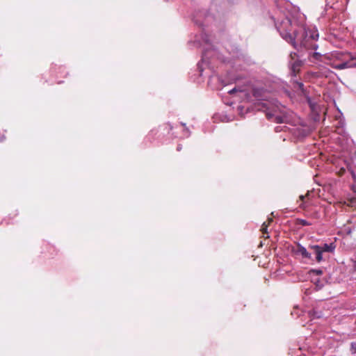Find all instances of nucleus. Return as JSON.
I'll list each match as a JSON object with an SVG mask.
<instances>
[{
	"instance_id": "nucleus-1",
	"label": "nucleus",
	"mask_w": 356,
	"mask_h": 356,
	"mask_svg": "<svg viewBox=\"0 0 356 356\" xmlns=\"http://www.w3.org/2000/svg\"><path fill=\"white\" fill-rule=\"evenodd\" d=\"M275 26L282 38L291 43L295 49H298V46L306 48L317 47V30L306 27L303 23L298 22L294 17L286 16L281 20L278 19L275 22Z\"/></svg>"
},
{
	"instance_id": "nucleus-2",
	"label": "nucleus",
	"mask_w": 356,
	"mask_h": 356,
	"mask_svg": "<svg viewBox=\"0 0 356 356\" xmlns=\"http://www.w3.org/2000/svg\"><path fill=\"white\" fill-rule=\"evenodd\" d=\"M318 47L316 48H306L304 47H300V46H298V49H296L300 53V55H297L296 53H291L289 65L293 76H296V73L300 70V68L302 64V61L300 59V58L304 57V50L307 51V56L309 61L319 66H322L323 64L331 65L333 68L337 70L356 67V59L350 54L335 53L333 54V56L337 59L340 60L341 62L338 64H331L330 58L326 54H321L318 52H312V50L316 49Z\"/></svg>"
},
{
	"instance_id": "nucleus-3",
	"label": "nucleus",
	"mask_w": 356,
	"mask_h": 356,
	"mask_svg": "<svg viewBox=\"0 0 356 356\" xmlns=\"http://www.w3.org/2000/svg\"><path fill=\"white\" fill-rule=\"evenodd\" d=\"M209 36L206 33H202L201 40L197 37L193 42L197 47L204 46L201 62L197 64V68L200 75H203V71L206 67H212L211 63L216 58L222 60V62H230V58L222 56L209 43Z\"/></svg>"
},
{
	"instance_id": "nucleus-4",
	"label": "nucleus",
	"mask_w": 356,
	"mask_h": 356,
	"mask_svg": "<svg viewBox=\"0 0 356 356\" xmlns=\"http://www.w3.org/2000/svg\"><path fill=\"white\" fill-rule=\"evenodd\" d=\"M266 107V118L277 123H284L289 120L287 109L277 100L264 103Z\"/></svg>"
},
{
	"instance_id": "nucleus-5",
	"label": "nucleus",
	"mask_w": 356,
	"mask_h": 356,
	"mask_svg": "<svg viewBox=\"0 0 356 356\" xmlns=\"http://www.w3.org/2000/svg\"><path fill=\"white\" fill-rule=\"evenodd\" d=\"M309 250H311L312 254L315 255V260L320 263L323 259V254L325 253L333 252L336 248V245L334 243H322L320 245H312L309 246Z\"/></svg>"
},
{
	"instance_id": "nucleus-6",
	"label": "nucleus",
	"mask_w": 356,
	"mask_h": 356,
	"mask_svg": "<svg viewBox=\"0 0 356 356\" xmlns=\"http://www.w3.org/2000/svg\"><path fill=\"white\" fill-rule=\"evenodd\" d=\"M213 19V16L207 13L205 10H199L195 13L193 17L194 23L201 27L207 26Z\"/></svg>"
},
{
	"instance_id": "nucleus-7",
	"label": "nucleus",
	"mask_w": 356,
	"mask_h": 356,
	"mask_svg": "<svg viewBox=\"0 0 356 356\" xmlns=\"http://www.w3.org/2000/svg\"><path fill=\"white\" fill-rule=\"evenodd\" d=\"M295 252L296 254L300 255L302 259L314 261L312 252H309L304 246L299 243L297 245Z\"/></svg>"
},
{
	"instance_id": "nucleus-8",
	"label": "nucleus",
	"mask_w": 356,
	"mask_h": 356,
	"mask_svg": "<svg viewBox=\"0 0 356 356\" xmlns=\"http://www.w3.org/2000/svg\"><path fill=\"white\" fill-rule=\"evenodd\" d=\"M308 314L312 319L320 318L323 316L322 312L317 310L316 308L309 311Z\"/></svg>"
},
{
	"instance_id": "nucleus-9",
	"label": "nucleus",
	"mask_w": 356,
	"mask_h": 356,
	"mask_svg": "<svg viewBox=\"0 0 356 356\" xmlns=\"http://www.w3.org/2000/svg\"><path fill=\"white\" fill-rule=\"evenodd\" d=\"M267 228H268V225L266 224V222H264V223L262 224V225H261V231L264 234H268Z\"/></svg>"
},
{
	"instance_id": "nucleus-10",
	"label": "nucleus",
	"mask_w": 356,
	"mask_h": 356,
	"mask_svg": "<svg viewBox=\"0 0 356 356\" xmlns=\"http://www.w3.org/2000/svg\"><path fill=\"white\" fill-rule=\"evenodd\" d=\"M310 273L318 275L323 273V270L320 269H312L310 270Z\"/></svg>"
},
{
	"instance_id": "nucleus-11",
	"label": "nucleus",
	"mask_w": 356,
	"mask_h": 356,
	"mask_svg": "<svg viewBox=\"0 0 356 356\" xmlns=\"http://www.w3.org/2000/svg\"><path fill=\"white\" fill-rule=\"evenodd\" d=\"M315 284L316 285L317 287H318L319 289L322 288L323 286V283L318 279H317L316 280H314V281Z\"/></svg>"
},
{
	"instance_id": "nucleus-12",
	"label": "nucleus",
	"mask_w": 356,
	"mask_h": 356,
	"mask_svg": "<svg viewBox=\"0 0 356 356\" xmlns=\"http://www.w3.org/2000/svg\"><path fill=\"white\" fill-rule=\"evenodd\" d=\"M225 49L229 51V54H233L232 57L234 56V54H235V53L237 51V48L236 47H232V49H231V51H229V49L227 48V47H225Z\"/></svg>"
},
{
	"instance_id": "nucleus-13",
	"label": "nucleus",
	"mask_w": 356,
	"mask_h": 356,
	"mask_svg": "<svg viewBox=\"0 0 356 356\" xmlns=\"http://www.w3.org/2000/svg\"><path fill=\"white\" fill-rule=\"evenodd\" d=\"M309 130L304 129L302 131L300 136L302 137H305V136H307L309 134Z\"/></svg>"
},
{
	"instance_id": "nucleus-14",
	"label": "nucleus",
	"mask_w": 356,
	"mask_h": 356,
	"mask_svg": "<svg viewBox=\"0 0 356 356\" xmlns=\"http://www.w3.org/2000/svg\"><path fill=\"white\" fill-rule=\"evenodd\" d=\"M300 224L303 226L310 225L311 224L305 220H300Z\"/></svg>"
},
{
	"instance_id": "nucleus-15",
	"label": "nucleus",
	"mask_w": 356,
	"mask_h": 356,
	"mask_svg": "<svg viewBox=\"0 0 356 356\" xmlns=\"http://www.w3.org/2000/svg\"><path fill=\"white\" fill-rule=\"evenodd\" d=\"M350 347H351V350L353 351H354L355 353H356V343L355 342H352L351 344H350Z\"/></svg>"
},
{
	"instance_id": "nucleus-16",
	"label": "nucleus",
	"mask_w": 356,
	"mask_h": 356,
	"mask_svg": "<svg viewBox=\"0 0 356 356\" xmlns=\"http://www.w3.org/2000/svg\"><path fill=\"white\" fill-rule=\"evenodd\" d=\"M298 89L303 90L304 84L301 82H296Z\"/></svg>"
},
{
	"instance_id": "nucleus-17",
	"label": "nucleus",
	"mask_w": 356,
	"mask_h": 356,
	"mask_svg": "<svg viewBox=\"0 0 356 356\" xmlns=\"http://www.w3.org/2000/svg\"><path fill=\"white\" fill-rule=\"evenodd\" d=\"M237 91H238V90L236 89V88H234L233 89L229 90L228 92L232 95V94H234V92H236Z\"/></svg>"
},
{
	"instance_id": "nucleus-18",
	"label": "nucleus",
	"mask_w": 356,
	"mask_h": 356,
	"mask_svg": "<svg viewBox=\"0 0 356 356\" xmlns=\"http://www.w3.org/2000/svg\"><path fill=\"white\" fill-rule=\"evenodd\" d=\"M275 130L276 132H278V131H280L281 130H282V129L281 128V127L277 126L275 128Z\"/></svg>"
},
{
	"instance_id": "nucleus-19",
	"label": "nucleus",
	"mask_w": 356,
	"mask_h": 356,
	"mask_svg": "<svg viewBox=\"0 0 356 356\" xmlns=\"http://www.w3.org/2000/svg\"><path fill=\"white\" fill-rule=\"evenodd\" d=\"M4 139H5V136L3 135H2V136H0V142L3 141Z\"/></svg>"
},
{
	"instance_id": "nucleus-20",
	"label": "nucleus",
	"mask_w": 356,
	"mask_h": 356,
	"mask_svg": "<svg viewBox=\"0 0 356 356\" xmlns=\"http://www.w3.org/2000/svg\"><path fill=\"white\" fill-rule=\"evenodd\" d=\"M181 149V145H179L177 146V150L179 152Z\"/></svg>"
},
{
	"instance_id": "nucleus-21",
	"label": "nucleus",
	"mask_w": 356,
	"mask_h": 356,
	"mask_svg": "<svg viewBox=\"0 0 356 356\" xmlns=\"http://www.w3.org/2000/svg\"><path fill=\"white\" fill-rule=\"evenodd\" d=\"M299 198H300L301 200H304V198H305V196L302 195H300V196L299 197Z\"/></svg>"
},
{
	"instance_id": "nucleus-22",
	"label": "nucleus",
	"mask_w": 356,
	"mask_h": 356,
	"mask_svg": "<svg viewBox=\"0 0 356 356\" xmlns=\"http://www.w3.org/2000/svg\"><path fill=\"white\" fill-rule=\"evenodd\" d=\"M185 131L188 133L187 136H188L190 135V134L188 133V128H186V129H185Z\"/></svg>"
},
{
	"instance_id": "nucleus-23",
	"label": "nucleus",
	"mask_w": 356,
	"mask_h": 356,
	"mask_svg": "<svg viewBox=\"0 0 356 356\" xmlns=\"http://www.w3.org/2000/svg\"><path fill=\"white\" fill-rule=\"evenodd\" d=\"M181 125L185 127L186 124L184 123H181Z\"/></svg>"
}]
</instances>
